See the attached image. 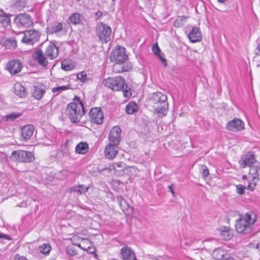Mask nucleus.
Returning <instances> with one entry per match:
<instances>
[{
  "mask_svg": "<svg viewBox=\"0 0 260 260\" xmlns=\"http://www.w3.org/2000/svg\"><path fill=\"white\" fill-rule=\"evenodd\" d=\"M121 129L119 126H114L109 135V143L118 145L121 140Z\"/></svg>",
  "mask_w": 260,
  "mask_h": 260,
  "instance_id": "obj_12",
  "label": "nucleus"
},
{
  "mask_svg": "<svg viewBox=\"0 0 260 260\" xmlns=\"http://www.w3.org/2000/svg\"><path fill=\"white\" fill-rule=\"evenodd\" d=\"M244 126V122L241 120L235 118L227 123L226 127L231 131H238L243 129Z\"/></svg>",
  "mask_w": 260,
  "mask_h": 260,
  "instance_id": "obj_14",
  "label": "nucleus"
},
{
  "mask_svg": "<svg viewBox=\"0 0 260 260\" xmlns=\"http://www.w3.org/2000/svg\"><path fill=\"white\" fill-rule=\"evenodd\" d=\"M7 68L11 74L15 75L20 71L22 64L19 60H11L8 63Z\"/></svg>",
  "mask_w": 260,
  "mask_h": 260,
  "instance_id": "obj_19",
  "label": "nucleus"
},
{
  "mask_svg": "<svg viewBox=\"0 0 260 260\" xmlns=\"http://www.w3.org/2000/svg\"><path fill=\"white\" fill-rule=\"evenodd\" d=\"M34 130L35 127L32 125H25L21 128V135L25 140H28L32 135Z\"/></svg>",
  "mask_w": 260,
  "mask_h": 260,
  "instance_id": "obj_23",
  "label": "nucleus"
},
{
  "mask_svg": "<svg viewBox=\"0 0 260 260\" xmlns=\"http://www.w3.org/2000/svg\"><path fill=\"white\" fill-rule=\"evenodd\" d=\"M104 170H108V168H105Z\"/></svg>",
  "mask_w": 260,
  "mask_h": 260,
  "instance_id": "obj_58",
  "label": "nucleus"
},
{
  "mask_svg": "<svg viewBox=\"0 0 260 260\" xmlns=\"http://www.w3.org/2000/svg\"><path fill=\"white\" fill-rule=\"evenodd\" d=\"M34 59L37 61L38 64L42 67H46L48 62L41 49H37L32 54Z\"/></svg>",
  "mask_w": 260,
  "mask_h": 260,
  "instance_id": "obj_13",
  "label": "nucleus"
},
{
  "mask_svg": "<svg viewBox=\"0 0 260 260\" xmlns=\"http://www.w3.org/2000/svg\"><path fill=\"white\" fill-rule=\"evenodd\" d=\"M218 1L220 3H223L225 1V0H218Z\"/></svg>",
  "mask_w": 260,
  "mask_h": 260,
  "instance_id": "obj_52",
  "label": "nucleus"
},
{
  "mask_svg": "<svg viewBox=\"0 0 260 260\" xmlns=\"http://www.w3.org/2000/svg\"><path fill=\"white\" fill-rule=\"evenodd\" d=\"M102 83L113 91H122L124 98H129L132 95L131 88L125 83L124 78L121 76L105 79Z\"/></svg>",
  "mask_w": 260,
  "mask_h": 260,
  "instance_id": "obj_1",
  "label": "nucleus"
},
{
  "mask_svg": "<svg viewBox=\"0 0 260 260\" xmlns=\"http://www.w3.org/2000/svg\"><path fill=\"white\" fill-rule=\"evenodd\" d=\"M103 15V13L101 11H98L95 13L96 19H99Z\"/></svg>",
  "mask_w": 260,
  "mask_h": 260,
  "instance_id": "obj_47",
  "label": "nucleus"
},
{
  "mask_svg": "<svg viewBox=\"0 0 260 260\" xmlns=\"http://www.w3.org/2000/svg\"><path fill=\"white\" fill-rule=\"evenodd\" d=\"M88 150V145L87 143L81 142L77 145L75 151L79 154H85Z\"/></svg>",
  "mask_w": 260,
  "mask_h": 260,
  "instance_id": "obj_27",
  "label": "nucleus"
},
{
  "mask_svg": "<svg viewBox=\"0 0 260 260\" xmlns=\"http://www.w3.org/2000/svg\"><path fill=\"white\" fill-rule=\"evenodd\" d=\"M58 48L55 44L50 42L45 50V55L50 59L56 58L58 56Z\"/></svg>",
  "mask_w": 260,
  "mask_h": 260,
  "instance_id": "obj_17",
  "label": "nucleus"
},
{
  "mask_svg": "<svg viewBox=\"0 0 260 260\" xmlns=\"http://www.w3.org/2000/svg\"><path fill=\"white\" fill-rule=\"evenodd\" d=\"M151 258H152V259H154V256H151Z\"/></svg>",
  "mask_w": 260,
  "mask_h": 260,
  "instance_id": "obj_53",
  "label": "nucleus"
},
{
  "mask_svg": "<svg viewBox=\"0 0 260 260\" xmlns=\"http://www.w3.org/2000/svg\"><path fill=\"white\" fill-rule=\"evenodd\" d=\"M120 254L123 260H137L135 252L128 246H124L121 249Z\"/></svg>",
  "mask_w": 260,
  "mask_h": 260,
  "instance_id": "obj_16",
  "label": "nucleus"
},
{
  "mask_svg": "<svg viewBox=\"0 0 260 260\" xmlns=\"http://www.w3.org/2000/svg\"><path fill=\"white\" fill-rule=\"evenodd\" d=\"M32 96L37 100H40L46 92V86L41 84L33 86Z\"/></svg>",
  "mask_w": 260,
  "mask_h": 260,
  "instance_id": "obj_20",
  "label": "nucleus"
},
{
  "mask_svg": "<svg viewBox=\"0 0 260 260\" xmlns=\"http://www.w3.org/2000/svg\"><path fill=\"white\" fill-rule=\"evenodd\" d=\"M240 166L244 168L246 166L250 168L249 175L252 177V181L258 179V172L260 170V163L255 160L254 154L246 155L244 159L240 161Z\"/></svg>",
  "mask_w": 260,
  "mask_h": 260,
  "instance_id": "obj_5",
  "label": "nucleus"
},
{
  "mask_svg": "<svg viewBox=\"0 0 260 260\" xmlns=\"http://www.w3.org/2000/svg\"><path fill=\"white\" fill-rule=\"evenodd\" d=\"M61 68L66 71L72 70L74 68V66L70 63L67 60H63L61 61Z\"/></svg>",
  "mask_w": 260,
  "mask_h": 260,
  "instance_id": "obj_35",
  "label": "nucleus"
},
{
  "mask_svg": "<svg viewBox=\"0 0 260 260\" xmlns=\"http://www.w3.org/2000/svg\"><path fill=\"white\" fill-rule=\"evenodd\" d=\"M10 158L14 161L28 163L33 161L35 157L34 154L30 151L18 150L12 152Z\"/></svg>",
  "mask_w": 260,
  "mask_h": 260,
  "instance_id": "obj_6",
  "label": "nucleus"
},
{
  "mask_svg": "<svg viewBox=\"0 0 260 260\" xmlns=\"http://www.w3.org/2000/svg\"><path fill=\"white\" fill-rule=\"evenodd\" d=\"M89 115L92 122L97 124H101L103 123L104 114L100 108L94 107L91 108L89 112Z\"/></svg>",
  "mask_w": 260,
  "mask_h": 260,
  "instance_id": "obj_10",
  "label": "nucleus"
},
{
  "mask_svg": "<svg viewBox=\"0 0 260 260\" xmlns=\"http://www.w3.org/2000/svg\"><path fill=\"white\" fill-rule=\"evenodd\" d=\"M123 164L122 162H116L113 164V168L116 169V167L117 168H123Z\"/></svg>",
  "mask_w": 260,
  "mask_h": 260,
  "instance_id": "obj_45",
  "label": "nucleus"
},
{
  "mask_svg": "<svg viewBox=\"0 0 260 260\" xmlns=\"http://www.w3.org/2000/svg\"><path fill=\"white\" fill-rule=\"evenodd\" d=\"M40 37V33L37 30L30 29L23 32V37L21 41L27 45H33L39 41Z\"/></svg>",
  "mask_w": 260,
  "mask_h": 260,
  "instance_id": "obj_9",
  "label": "nucleus"
},
{
  "mask_svg": "<svg viewBox=\"0 0 260 260\" xmlns=\"http://www.w3.org/2000/svg\"><path fill=\"white\" fill-rule=\"evenodd\" d=\"M14 93L19 97L23 98L27 94V92L24 87L19 83H16L14 84Z\"/></svg>",
  "mask_w": 260,
  "mask_h": 260,
  "instance_id": "obj_25",
  "label": "nucleus"
},
{
  "mask_svg": "<svg viewBox=\"0 0 260 260\" xmlns=\"http://www.w3.org/2000/svg\"><path fill=\"white\" fill-rule=\"evenodd\" d=\"M202 177L205 179L209 174V170L206 166H202L201 169Z\"/></svg>",
  "mask_w": 260,
  "mask_h": 260,
  "instance_id": "obj_36",
  "label": "nucleus"
},
{
  "mask_svg": "<svg viewBox=\"0 0 260 260\" xmlns=\"http://www.w3.org/2000/svg\"><path fill=\"white\" fill-rule=\"evenodd\" d=\"M168 188L169 189V190L171 192L173 196H175V192L173 190V184L171 185H169L168 186Z\"/></svg>",
  "mask_w": 260,
  "mask_h": 260,
  "instance_id": "obj_48",
  "label": "nucleus"
},
{
  "mask_svg": "<svg viewBox=\"0 0 260 260\" xmlns=\"http://www.w3.org/2000/svg\"><path fill=\"white\" fill-rule=\"evenodd\" d=\"M118 147L112 143H109L105 148V154L109 159H113L118 153Z\"/></svg>",
  "mask_w": 260,
  "mask_h": 260,
  "instance_id": "obj_18",
  "label": "nucleus"
},
{
  "mask_svg": "<svg viewBox=\"0 0 260 260\" xmlns=\"http://www.w3.org/2000/svg\"><path fill=\"white\" fill-rule=\"evenodd\" d=\"M242 178H243V179H246L247 178V176H246V175H243V176H242Z\"/></svg>",
  "mask_w": 260,
  "mask_h": 260,
  "instance_id": "obj_51",
  "label": "nucleus"
},
{
  "mask_svg": "<svg viewBox=\"0 0 260 260\" xmlns=\"http://www.w3.org/2000/svg\"><path fill=\"white\" fill-rule=\"evenodd\" d=\"M15 21L19 26L28 27L32 25L33 22L29 15L27 14H20L15 18Z\"/></svg>",
  "mask_w": 260,
  "mask_h": 260,
  "instance_id": "obj_11",
  "label": "nucleus"
},
{
  "mask_svg": "<svg viewBox=\"0 0 260 260\" xmlns=\"http://www.w3.org/2000/svg\"><path fill=\"white\" fill-rule=\"evenodd\" d=\"M117 202L122 210L124 212L129 208V205L124 200V199L121 196H118L116 197Z\"/></svg>",
  "mask_w": 260,
  "mask_h": 260,
  "instance_id": "obj_29",
  "label": "nucleus"
},
{
  "mask_svg": "<svg viewBox=\"0 0 260 260\" xmlns=\"http://www.w3.org/2000/svg\"><path fill=\"white\" fill-rule=\"evenodd\" d=\"M123 63H115L113 66L114 71H115V72L120 73L123 72L128 71L132 68L131 66H123Z\"/></svg>",
  "mask_w": 260,
  "mask_h": 260,
  "instance_id": "obj_28",
  "label": "nucleus"
},
{
  "mask_svg": "<svg viewBox=\"0 0 260 260\" xmlns=\"http://www.w3.org/2000/svg\"><path fill=\"white\" fill-rule=\"evenodd\" d=\"M256 50L258 51V52H255L256 55H259L260 54V43L257 45Z\"/></svg>",
  "mask_w": 260,
  "mask_h": 260,
  "instance_id": "obj_49",
  "label": "nucleus"
},
{
  "mask_svg": "<svg viewBox=\"0 0 260 260\" xmlns=\"http://www.w3.org/2000/svg\"><path fill=\"white\" fill-rule=\"evenodd\" d=\"M188 17L185 16H179L177 17L174 22V25L175 27H179L183 25L185 22L186 19Z\"/></svg>",
  "mask_w": 260,
  "mask_h": 260,
  "instance_id": "obj_32",
  "label": "nucleus"
},
{
  "mask_svg": "<svg viewBox=\"0 0 260 260\" xmlns=\"http://www.w3.org/2000/svg\"><path fill=\"white\" fill-rule=\"evenodd\" d=\"M212 257L217 260H231L229 252L221 248H217L213 251Z\"/></svg>",
  "mask_w": 260,
  "mask_h": 260,
  "instance_id": "obj_15",
  "label": "nucleus"
},
{
  "mask_svg": "<svg viewBox=\"0 0 260 260\" xmlns=\"http://www.w3.org/2000/svg\"><path fill=\"white\" fill-rule=\"evenodd\" d=\"M10 18L3 10H0V23L4 28L7 27L10 23Z\"/></svg>",
  "mask_w": 260,
  "mask_h": 260,
  "instance_id": "obj_26",
  "label": "nucleus"
},
{
  "mask_svg": "<svg viewBox=\"0 0 260 260\" xmlns=\"http://www.w3.org/2000/svg\"><path fill=\"white\" fill-rule=\"evenodd\" d=\"M87 74L85 72H81L77 74V78L78 80L83 82L86 80Z\"/></svg>",
  "mask_w": 260,
  "mask_h": 260,
  "instance_id": "obj_38",
  "label": "nucleus"
},
{
  "mask_svg": "<svg viewBox=\"0 0 260 260\" xmlns=\"http://www.w3.org/2000/svg\"><path fill=\"white\" fill-rule=\"evenodd\" d=\"M52 248L50 244L44 243L39 247V249L41 253L48 255L51 251Z\"/></svg>",
  "mask_w": 260,
  "mask_h": 260,
  "instance_id": "obj_31",
  "label": "nucleus"
},
{
  "mask_svg": "<svg viewBox=\"0 0 260 260\" xmlns=\"http://www.w3.org/2000/svg\"><path fill=\"white\" fill-rule=\"evenodd\" d=\"M78 2H79L80 0H77Z\"/></svg>",
  "mask_w": 260,
  "mask_h": 260,
  "instance_id": "obj_59",
  "label": "nucleus"
},
{
  "mask_svg": "<svg viewBox=\"0 0 260 260\" xmlns=\"http://www.w3.org/2000/svg\"><path fill=\"white\" fill-rule=\"evenodd\" d=\"M149 104L154 108V113L160 117L167 115L168 103L167 97L160 92H156L151 94L149 99Z\"/></svg>",
  "mask_w": 260,
  "mask_h": 260,
  "instance_id": "obj_2",
  "label": "nucleus"
},
{
  "mask_svg": "<svg viewBox=\"0 0 260 260\" xmlns=\"http://www.w3.org/2000/svg\"><path fill=\"white\" fill-rule=\"evenodd\" d=\"M188 38L192 43L199 42L202 39L201 33L200 28L193 27L188 35Z\"/></svg>",
  "mask_w": 260,
  "mask_h": 260,
  "instance_id": "obj_21",
  "label": "nucleus"
},
{
  "mask_svg": "<svg viewBox=\"0 0 260 260\" xmlns=\"http://www.w3.org/2000/svg\"><path fill=\"white\" fill-rule=\"evenodd\" d=\"M66 252L68 254L71 256H74L77 255V252L72 247H68L67 249Z\"/></svg>",
  "mask_w": 260,
  "mask_h": 260,
  "instance_id": "obj_41",
  "label": "nucleus"
},
{
  "mask_svg": "<svg viewBox=\"0 0 260 260\" xmlns=\"http://www.w3.org/2000/svg\"><path fill=\"white\" fill-rule=\"evenodd\" d=\"M74 192H77L80 194L86 192L88 190V187L84 186L82 185L78 186H74L71 188Z\"/></svg>",
  "mask_w": 260,
  "mask_h": 260,
  "instance_id": "obj_34",
  "label": "nucleus"
},
{
  "mask_svg": "<svg viewBox=\"0 0 260 260\" xmlns=\"http://www.w3.org/2000/svg\"><path fill=\"white\" fill-rule=\"evenodd\" d=\"M259 66H260V64H257V67H259Z\"/></svg>",
  "mask_w": 260,
  "mask_h": 260,
  "instance_id": "obj_56",
  "label": "nucleus"
},
{
  "mask_svg": "<svg viewBox=\"0 0 260 260\" xmlns=\"http://www.w3.org/2000/svg\"><path fill=\"white\" fill-rule=\"evenodd\" d=\"M156 260H158V258L156 257L155 258Z\"/></svg>",
  "mask_w": 260,
  "mask_h": 260,
  "instance_id": "obj_57",
  "label": "nucleus"
},
{
  "mask_svg": "<svg viewBox=\"0 0 260 260\" xmlns=\"http://www.w3.org/2000/svg\"><path fill=\"white\" fill-rule=\"evenodd\" d=\"M75 100L77 102H72L69 104L67 106L66 111L70 120L73 123H77L85 113V109L79 98L75 96Z\"/></svg>",
  "mask_w": 260,
  "mask_h": 260,
  "instance_id": "obj_3",
  "label": "nucleus"
},
{
  "mask_svg": "<svg viewBox=\"0 0 260 260\" xmlns=\"http://www.w3.org/2000/svg\"><path fill=\"white\" fill-rule=\"evenodd\" d=\"M14 260H27V259L24 256H21L18 254L15 255Z\"/></svg>",
  "mask_w": 260,
  "mask_h": 260,
  "instance_id": "obj_44",
  "label": "nucleus"
},
{
  "mask_svg": "<svg viewBox=\"0 0 260 260\" xmlns=\"http://www.w3.org/2000/svg\"><path fill=\"white\" fill-rule=\"evenodd\" d=\"M6 47L10 49H14L17 46L16 41L14 38L7 39L5 42Z\"/></svg>",
  "mask_w": 260,
  "mask_h": 260,
  "instance_id": "obj_33",
  "label": "nucleus"
},
{
  "mask_svg": "<svg viewBox=\"0 0 260 260\" xmlns=\"http://www.w3.org/2000/svg\"><path fill=\"white\" fill-rule=\"evenodd\" d=\"M128 58V56L125 53V48L120 46H116L110 55V61L115 63H124Z\"/></svg>",
  "mask_w": 260,
  "mask_h": 260,
  "instance_id": "obj_8",
  "label": "nucleus"
},
{
  "mask_svg": "<svg viewBox=\"0 0 260 260\" xmlns=\"http://www.w3.org/2000/svg\"><path fill=\"white\" fill-rule=\"evenodd\" d=\"M230 236H229V235H228V237L227 238V239H230Z\"/></svg>",
  "mask_w": 260,
  "mask_h": 260,
  "instance_id": "obj_55",
  "label": "nucleus"
},
{
  "mask_svg": "<svg viewBox=\"0 0 260 260\" xmlns=\"http://www.w3.org/2000/svg\"><path fill=\"white\" fill-rule=\"evenodd\" d=\"M62 24L61 23H58L55 24L52 28V32H57L59 31L62 29Z\"/></svg>",
  "mask_w": 260,
  "mask_h": 260,
  "instance_id": "obj_40",
  "label": "nucleus"
},
{
  "mask_svg": "<svg viewBox=\"0 0 260 260\" xmlns=\"http://www.w3.org/2000/svg\"><path fill=\"white\" fill-rule=\"evenodd\" d=\"M152 50L153 53L157 56L160 60H161L162 63L165 66H167V61L165 57H164V53L161 51L159 47L158 46L157 43L154 44L152 46Z\"/></svg>",
  "mask_w": 260,
  "mask_h": 260,
  "instance_id": "obj_22",
  "label": "nucleus"
},
{
  "mask_svg": "<svg viewBox=\"0 0 260 260\" xmlns=\"http://www.w3.org/2000/svg\"><path fill=\"white\" fill-rule=\"evenodd\" d=\"M83 19V15L78 12L71 14L69 17L70 22L73 25L81 24Z\"/></svg>",
  "mask_w": 260,
  "mask_h": 260,
  "instance_id": "obj_24",
  "label": "nucleus"
},
{
  "mask_svg": "<svg viewBox=\"0 0 260 260\" xmlns=\"http://www.w3.org/2000/svg\"><path fill=\"white\" fill-rule=\"evenodd\" d=\"M21 115V114L19 113H10L6 116L7 119H10L11 120H13L17 118H18Z\"/></svg>",
  "mask_w": 260,
  "mask_h": 260,
  "instance_id": "obj_37",
  "label": "nucleus"
},
{
  "mask_svg": "<svg viewBox=\"0 0 260 260\" xmlns=\"http://www.w3.org/2000/svg\"><path fill=\"white\" fill-rule=\"evenodd\" d=\"M255 186H256V183L255 182H249L247 188L249 190L253 191V189H254Z\"/></svg>",
  "mask_w": 260,
  "mask_h": 260,
  "instance_id": "obj_43",
  "label": "nucleus"
},
{
  "mask_svg": "<svg viewBox=\"0 0 260 260\" xmlns=\"http://www.w3.org/2000/svg\"><path fill=\"white\" fill-rule=\"evenodd\" d=\"M0 238H4L5 239L10 240L12 238L10 236L5 234H0Z\"/></svg>",
  "mask_w": 260,
  "mask_h": 260,
  "instance_id": "obj_46",
  "label": "nucleus"
},
{
  "mask_svg": "<svg viewBox=\"0 0 260 260\" xmlns=\"http://www.w3.org/2000/svg\"><path fill=\"white\" fill-rule=\"evenodd\" d=\"M95 32L99 40L102 43H107L110 40L111 28L103 22H99L95 28Z\"/></svg>",
  "mask_w": 260,
  "mask_h": 260,
  "instance_id": "obj_7",
  "label": "nucleus"
},
{
  "mask_svg": "<svg viewBox=\"0 0 260 260\" xmlns=\"http://www.w3.org/2000/svg\"><path fill=\"white\" fill-rule=\"evenodd\" d=\"M137 111V105L135 102H129L125 107V111L128 114H133Z\"/></svg>",
  "mask_w": 260,
  "mask_h": 260,
  "instance_id": "obj_30",
  "label": "nucleus"
},
{
  "mask_svg": "<svg viewBox=\"0 0 260 260\" xmlns=\"http://www.w3.org/2000/svg\"><path fill=\"white\" fill-rule=\"evenodd\" d=\"M256 248L258 249V251L260 252V244L257 245Z\"/></svg>",
  "mask_w": 260,
  "mask_h": 260,
  "instance_id": "obj_50",
  "label": "nucleus"
},
{
  "mask_svg": "<svg viewBox=\"0 0 260 260\" xmlns=\"http://www.w3.org/2000/svg\"><path fill=\"white\" fill-rule=\"evenodd\" d=\"M69 88L67 86H58L54 87L52 89V92H56L59 91H62V90H66L68 89Z\"/></svg>",
  "mask_w": 260,
  "mask_h": 260,
  "instance_id": "obj_42",
  "label": "nucleus"
},
{
  "mask_svg": "<svg viewBox=\"0 0 260 260\" xmlns=\"http://www.w3.org/2000/svg\"><path fill=\"white\" fill-rule=\"evenodd\" d=\"M255 221V216L252 213H247L240 218L235 225L236 231L242 234H248L252 231V225Z\"/></svg>",
  "mask_w": 260,
  "mask_h": 260,
  "instance_id": "obj_4",
  "label": "nucleus"
},
{
  "mask_svg": "<svg viewBox=\"0 0 260 260\" xmlns=\"http://www.w3.org/2000/svg\"><path fill=\"white\" fill-rule=\"evenodd\" d=\"M246 187L243 185L239 184L236 186L237 192L240 195L243 194Z\"/></svg>",
  "mask_w": 260,
  "mask_h": 260,
  "instance_id": "obj_39",
  "label": "nucleus"
},
{
  "mask_svg": "<svg viewBox=\"0 0 260 260\" xmlns=\"http://www.w3.org/2000/svg\"><path fill=\"white\" fill-rule=\"evenodd\" d=\"M151 258H152V259H154V256H151Z\"/></svg>",
  "mask_w": 260,
  "mask_h": 260,
  "instance_id": "obj_54",
  "label": "nucleus"
}]
</instances>
